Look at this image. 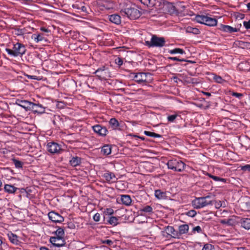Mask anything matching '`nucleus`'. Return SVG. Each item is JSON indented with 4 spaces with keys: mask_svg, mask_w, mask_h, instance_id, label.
I'll list each match as a JSON object with an SVG mask.
<instances>
[{
    "mask_svg": "<svg viewBox=\"0 0 250 250\" xmlns=\"http://www.w3.org/2000/svg\"><path fill=\"white\" fill-rule=\"evenodd\" d=\"M134 80L139 84L151 83L152 82L153 78L152 75L149 73H133Z\"/></svg>",
    "mask_w": 250,
    "mask_h": 250,
    "instance_id": "obj_1",
    "label": "nucleus"
},
{
    "mask_svg": "<svg viewBox=\"0 0 250 250\" xmlns=\"http://www.w3.org/2000/svg\"><path fill=\"white\" fill-rule=\"evenodd\" d=\"M6 51L9 55L14 57L23 55L26 52V49L24 45L17 42L14 45L13 49L6 48Z\"/></svg>",
    "mask_w": 250,
    "mask_h": 250,
    "instance_id": "obj_2",
    "label": "nucleus"
},
{
    "mask_svg": "<svg viewBox=\"0 0 250 250\" xmlns=\"http://www.w3.org/2000/svg\"><path fill=\"white\" fill-rule=\"evenodd\" d=\"M166 41L163 37H158L156 35H152L150 41H145V44L148 47H162L165 46Z\"/></svg>",
    "mask_w": 250,
    "mask_h": 250,
    "instance_id": "obj_3",
    "label": "nucleus"
},
{
    "mask_svg": "<svg viewBox=\"0 0 250 250\" xmlns=\"http://www.w3.org/2000/svg\"><path fill=\"white\" fill-rule=\"evenodd\" d=\"M167 166L169 169L175 171L181 172L184 170L186 164L182 161L172 159L167 162Z\"/></svg>",
    "mask_w": 250,
    "mask_h": 250,
    "instance_id": "obj_4",
    "label": "nucleus"
},
{
    "mask_svg": "<svg viewBox=\"0 0 250 250\" xmlns=\"http://www.w3.org/2000/svg\"><path fill=\"white\" fill-rule=\"evenodd\" d=\"M121 13L123 16H126L131 20H135L139 18L141 12L135 7H128L122 9Z\"/></svg>",
    "mask_w": 250,
    "mask_h": 250,
    "instance_id": "obj_5",
    "label": "nucleus"
},
{
    "mask_svg": "<svg viewBox=\"0 0 250 250\" xmlns=\"http://www.w3.org/2000/svg\"><path fill=\"white\" fill-rule=\"evenodd\" d=\"M195 20L199 23L209 26H214L217 23V21L216 19L204 15H197L195 17Z\"/></svg>",
    "mask_w": 250,
    "mask_h": 250,
    "instance_id": "obj_6",
    "label": "nucleus"
},
{
    "mask_svg": "<svg viewBox=\"0 0 250 250\" xmlns=\"http://www.w3.org/2000/svg\"><path fill=\"white\" fill-rule=\"evenodd\" d=\"M50 242L54 247H61L64 246L65 244V240L63 237H51Z\"/></svg>",
    "mask_w": 250,
    "mask_h": 250,
    "instance_id": "obj_7",
    "label": "nucleus"
},
{
    "mask_svg": "<svg viewBox=\"0 0 250 250\" xmlns=\"http://www.w3.org/2000/svg\"><path fill=\"white\" fill-rule=\"evenodd\" d=\"M47 149L51 153H58L62 150L59 144L54 142L48 143L47 145Z\"/></svg>",
    "mask_w": 250,
    "mask_h": 250,
    "instance_id": "obj_8",
    "label": "nucleus"
},
{
    "mask_svg": "<svg viewBox=\"0 0 250 250\" xmlns=\"http://www.w3.org/2000/svg\"><path fill=\"white\" fill-rule=\"evenodd\" d=\"M50 220L55 223H62L64 221V218L55 211H51L48 214Z\"/></svg>",
    "mask_w": 250,
    "mask_h": 250,
    "instance_id": "obj_9",
    "label": "nucleus"
},
{
    "mask_svg": "<svg viewBox=\"0 0 250 250\" xmlns=\"http://www.w3.org/2000/svg\"><path fill=\"white\" fill-rule=\"evenodd\" d=\"M16 104L19 106L23 108L26 111L31 110L33 103L26 100H17Z\"/></svg>",
    "mask_w": 250,
    "mask_h": 250,
    "instance_id": "obj_10",
    "label": "nucleus"
},
{
    "mask_svg": "<svg viewBox=\"0 0 250 250\" xmlns=\"http://www.w3.org/2000/svg\"><path fill=\"white\" fill-rule=\"evenodd\" d=\"M92 128L95 133L102 136H105L108 132L105 127L103 126L100 125H94L92 126Z\"/></svg>",
    "mask_w": 250,
    "mask_h": 250,
    "instance_id": "obj_11",
    "label": "nucleus"
},
{
    "mask_svg": "<svg viewBox=\"0 0 250 250\" xmlns=\"http://www.w3.org/2000/svg\"><path fill=\"white\" fill-rule=\"evenodd\" d=\"M95 74H96L97 76L99 77L101 79H106V77L108 76V71L105 66H103L101 68H98L95 72Z\"/></svg>",
    "mask_w": 250,
    "mask_h": 250,
    "instance_id": "obj_12",
    "label": "nucleus"
},
{
    "mask_svg": "<svg viewBox=\"0 0 250 250\" xmlns=\"http://www.w3.org/2000/svg\"><path fill=\"white\" fill-rule=\"evenodd\" d=\"M165 230L167 235L173 238L179 239V234L178 231L175 230L172 226H167Z\"/></svg>",
    "mask_w": 250,
    "mask_h": 250,
    "instance_id": "obj_13",
    "label": "nucleus"
},
{
    "mask_svg": "<svg viewBox=\"0 0 250 250\" xmlns=\"http://www.w3.org/2000/svg\"><path fill=\"white\" fill-rule=\"evenodd\" d=\"M203 200V204L204 208L213 204L214 195L209 193L208 195L202 197Z\"/></svg>",
    "mask_w": 250,
    "mask_h": 250,
    "instance_id": "obj_14",
    "label": "nucleus"
},
{
    "mask_svg": "<svg viewBox=\"0 0 250 250\" xmlns=\"http://www.w3.org/2000/svg\"><path fill=\"white\" fill-rule=\"evenodd\" d=\"M34 113H37L39 114H42L45 112V108L41 104H36L33 103L31 110Z\"/></svg>",
    "mask_w": 250,
    "mask_h": 250,
    "instance_id": "obj_15",
    "label": "nucleus"
},
{
    "mask_svg": "<svg viewBox=\"0 0 250 250\" xmlns=\"http://www.w3.org/2000/svg\"><path fill=\"white\" fill-rule=\"evenodd\" d=\"M192 205L194 208L199 209L203 208V200L202 197L196 198L192 201Z\"/></svg>",
    "mask_w": 250,
    "mask_h": 250,
    "instance_id": "obj_16",
    "label": "nucleus"
},
{
    "mask_svg": "<svg viewBox=\"0 0 250 250\" xmlns=\"http://www.w3.org/2000/svg\"><path fill=\"white\" fill-rule=\"evenodd\" d=\"M219 29L226 32L232 33L237 32L239 31V29L231 27L229 25L221 24Z\"/></svg>",
    "mask_w": 250,
    "mask_h": 250,
    "instance_id": "obj_17",
    "label": "nucleus"
},
{
    "mask_svg": "<svg viewBox=\"0 0 250 250\" xmlns=\"http://www.w3.org/2000/svg\"><path fill=\"white\" fill-rule=\"evenodd\" d=\"M103 177L108 182H114L117 180L115 174L110 172H107L104 173Z\"/></svg>",
    "mask_w": 250,
    "mask_h": 250,
    "instance_id": "obj_18",
    "label": "nucleus"
},
{
    "mask_svg": "<svg viewBox=\"0 0 250 250\" xmlns=\"http://www.w3.org/2000/svg\"><path fill=\"white\" fill-rule=\"evenodd\" d=\"M8 237L9 240L13 244L16 245H19L20 244L21 242L19 240V237L17 235L11 232L8 234Z\"/></svg>",
    "mask_w": 250,
    "mask_h": 250,
    "instance_id": "obj_19",
    "label": "nucleus"
},
{
    "mask_svg": "<svg viewBox=\"0 0 250 250\" xmlns=\"http://www.w3.org/2000/svg\"><path fill=\"white\" fill-rule=\"evenodd\" d=\"M189 229V226L188 224H183L180 225L178 227V233L179 234V239L182 234L188 233Z\"/></svg>",
    "mask_w": 250,
    "mask_h": 250,
    "instance_id": "obj_20",
    "label": "nucleus"
},
{
    "mask_svg": "<svg viewBox=\"0 0 250 250\" xmlns=\"http://www.w3.org/2000/svg\"><path fill=\"white\" fill-rule=\"evenodd\" d=\"M4 191L8 193L14 194L18 188L12 185L5 184L4 185Z\"/></svg>",
    "mask_w": 250,
    "mask_h": 250,
    "instance_id": "obj_21",
    "label": "nucleus"
},
{
    "mask_svg": "<svg viewBox=\"0 0 250 250\" xmlns=\"http://www.w3.org/2000/svg\"><path fill=\"white\" fill-rule=\"evenodd\" d=\"M109 20L116 24H120L121 22V17L118 14H113L109 16Z\"/></svg>",
    "mask_w": 250,
    "mask_h": 250,
    "instance_id": "obj_22",
    "label": "nucleus"
},
{
    "mask_svg": "<svg viewBox=\"0 0 250 250\" xmlns=\"http://www.w3.org/2000/svg\"><path fill=\"white\" fill-rule=\"evenodd\" d=\"M155 196L159 200L166 199L167 198L166 192L160 189L155 190Z\"/></svg>",
    "mask_w": 250,
    "mask_h": 250,
    "instance_id": "obj_23",
    "label": "nucleus"
},
{
    "mask_svg": "<svg viewBox=\"0 0 250 250\" xmlns=\"http://www.w3.org/2000/svg\"><path fill=\"white\" fill-rule=\"evenodd\" d=\"M241 226L246 229H250V218H242L241 219Z\"/></svg>",
    "mask_w": 250,
    "mask_h": 250,
    "instance_id": "obj_24",
    "label": "nucleus"
},
{
    "mask_svg": "<svg viewBox=\"0 0 250 250\" xmlns=\"http://www.w3.org/2000/svg\"><path fill=\"white\" fill-rule=\"evenodd\" d=\"M121 201L124 205L129 206L131 203L130 196L128 195H123L121 198Z\"/></svg>",
    "mask_w": 250,
    "mask_h": 250,
    "instance_id": "obj_25",
    "label": "nucleus"
},
{
    "mask_svg": "<svg viewBox=\"0 0 250 250\" xmlns=\"http://www.w3.org/2000/svg\"><path fill=\"white\" fill-rule=\"evenodd\" d=\"M69 163L73 167H76L81 163V158L79 157H73L70 160Z\"/></svg>",
    "mask_w": 250,
    "mask_h": 250,
    "instance_id": "obj_26",
    "label": "nucleus"
},
{
    "mask_svg": "<svg viewBox=\"0 0 250 250\" xmlns=\"http://www.w3.org/2000/svg\"><path fill=\"white\" fill-rule=\"evenodd\" d=\"M101 152L104 155L110 154L111 152V146L108 145L104 146L102 148Z\"/></svg>",
    "mask_w": 250,
    "mask_h": 250,
    "instance_id": "obj_27",
    "label": "nucleus"
},
{
    "mask_svg": "<svg viewBox=\"0 0 250 250\" xmlns=\"http://www.w3.org/2000/svg\"><path fill=\"white\" fill-rule=\"evenodd\" d=\"M32 39H34L36 42H38L45 40L43 35L42 34H34L32 35Z\"/></svg>",
    "mask_w": 250,
    "mask_h": 250,
    "instance_id": "obj_28",
    "label": "nucleus"
},
{
    "mask_svg": "<svg viewBox=\"0 0 250 250\" xmlns=\"http://www.w3.org/2000/svg\"><path fill=\"white\" fill-rule=\"evenodd\" d=\"M165 6L167 9V12L170 14H173L175 12V7L172 3L167 2L165 4Z\"/></svg>",
    "mask_w": 250,
    "mask_h": 250,
    "instance_id": "obj_29",
    "label": "nucleus"
},
{
    "mask_svg": "<svg viewBox=\"0 0 250 250\" xmlns=\"http://www.w3.org/2000/svg\"><path fill=\"white\" fill-rule=\"evenodd\" d=\"M120 217H116L115 216H111L109 217L108 223L113 226H115L118 224V220Z\"/></svg>",
    "mask_w": 250,
    "mask_h": 250,
    "instance_id": "obj_30",
    "label": "nucleus"
},
{
    "mask_svg": "<svg viewBox=\"0 0 250 250\" xmlns=\"http://www.w3.org/2000/svg\"><path fill=\"white\" fill-rule=\"evenodd\" d=\"M109 124L113 129H116L119 126V122L115 118H112L109 121Z\"/></svg>",
    "mask_w": 250,
    "mask_h": 250,
    "instance_id": "obj_31",
    "label": "nucleus"
},
{
    "mask_svg": "<svg viewBox=\"0 0 250 250\" xmlns=\"http://www.w3.org/2000/svg\"><path fill=\"white\" fill-rule=\"evenodd\" d=\"M140 211L141 212H144L150 214L153 212V208L150 206H146L143 207L142 208L140 209Z\"/></svg>",
    "mask_w": 250,
    "mask_h": 250,
    "instance_id": "obj_32",
    "label": "nucleus"
},
{
    "mask_svg": "<svg viewBox=\"0 0 250 250\" xmlns=\"http://www.w3.org/2000/svg\"><path fill=\"white\" fill-rule=\"evenodd\" d=\"M55 234L56 237H63L64 235V231L63 229L59 227L58 229L55 231Z\"/></svg>",
    "mask_w": 250,
    "mask_h": 250,
    "instance_id": "obj_33",
    "label": "nucleus"
},
{
    "mask_svg": "<svg viewBox=\"0 0 250 250\" xmlns=\"http://www.w3.org/2000/svg\"><path fill=\"white\" fill-rule=\"evenodd\" d=\"M186 31L188 33H192L194 34H198L200 33V31L198 28H193L190 26H188L187 28Z\"/></svg>",
    "mask_w": 250,
    "mask_h": 250,
    "instance_id": "obj_34",
    "label": "nucleus"
},
{
    "mask_svg": "<svg viewBox=\"0 0 250 250\" xmlns=\"http://www.w3.org/2000/svg\"><path fill=\"white\" fill-rule=\"evenodd\" d=\"M168 52L171 54H174L176 53L183 54L185 53V51L183 49L179 48H176L172 50H170L168 51Z\"/></svg>",
    "mask_w": 250,
    "mask_h": 250,
    "instance_id": "obj_35",
    "label": "nucleus"
},
{
    "mask_svg": "<svg viewBox=\"0 0 250 250\" xmlns=\"http://www.w3.org/2000/svg\"><path fill=\"white\" fill-rule=\"evenodd\" d=\"M220 223L222 224H227L229 226H231V225H233L234 221H233V219H229L227 220L223 219V220H221L220 221Z\"/></svg>",
    "mask_w": 250,
    "mask_h": 250,
    "instance_id": "obj_36",
    "label": "nucleus"
},
{
    "mask_svg": "<svg viewBox=\"0 0 250 250\" xmlns=\"http://www.w3.org/2000/svg\"><path fill=\"white\" fill-rule=\"evenodd\" d=\"M14 164L17 168H21L22 167L23 163L19 160L13 159Z\"/></svg>",
    "mask_w": 250,
    "mask_h": 250,
    "instance_id": "obj_37",
    "label": "nucleus"
},
{
    "mask_svg": "<svg viewBox=\"0 0 250 250\" xmlns=\"http://www.w3.org/2000/svg\"><path fill=\"white\" fill-rule=\"evenodd\" d=\"M192 232L193 233L197 232L199 233L202 232V229L199 226H196L192 229Z\"/></svg>",
    "mask_w": 250,
    "mask_h": 250,
    "instance_id": "obj_38",
    "label": "nucleus"
},
{
    "mask_svg": "<svg viewBox=\"0 0 250 250\" xmlns=\"http://www.w3.org/2000/svg\"><path fill=\"white\" fill-rule=\"evenodd\" d=\"M209 176L212 178V179H213L214 181H222L223 182H226V180L225 179H223V178H221L219 177H217V176H213V175H211L210 174L209 175Z\"/></svg>",
    "mask_w": 250,
    "mask_h": 250,
    "instance_id": "obj_39",
    "label": "nucleus"
},
{
    "mask_svg": "<svg viewBox=\"0 0 250 250\" xmlns=\"http://www.w3.org/2000/svg\"><path fill=\"white\" fill-rule=\"evenodd\" d=\"M213 79L215 81V82H216L217 83H222L224 82H225V80H223L222 78V77H221L219 76L215 75L214 76Z\"/></svg>",
    "mask_w": 250,
    "mask_h": 250,
    "instance_id": "obj_40",
    "label": "nucleus"
},
{
    "mask_svg": "<svg viewBox=\"0 0 250 250\" xmlns=\"http://www.w3.org/2000/svg\"><path fill=\"white\" fill-rule=\"evenodd\" d=\"M213 246L210 244H206L203 249L202 250H213Z\"/></svg>",
    "mask_w": 250,
    "mask_h": 250,
    "instance_id": "obj_41",
    "label": "nucleus"
},
{
    "mask_svg": "<svg viewBox=\"0 0 250 250\" xmlns=\"http://www.w3.org/2000/svg\"><path fill=\"white\" fill-rule=\"evenodd\" d=\"M177 117V115L176 114L171 115L167 117V120L170 122H173Z\"/></svg>",
    "mask_w": 250,
    "mask_h": 250,
    "instance_id": "obj_42",
    "label": "nucleus"
},
{
    "mask_svg": "<svg viewBox=\"0 0 250 250\" xmlns=\"http://www.w3.org/2000/svg\"><path fill=\"white\" fill-rule=\"evenodd\" d=\"M187 214L190 217H193L196 214V212L194 210H191L188 211Z\"/></svg>",
    "mask_w": 250,
    "mask_h": 250,
    "instance_id": "obj_43",
    "label": "nucleus"
},
{
    "mask_svg": "<svg viewBox=\"0 0 250 250\" xmlns=\"http://www.w3.org/2000/svg\"><path fill=\"white\" fill-rule=\"evenodd\" d=\"M101 218L100 214L99 213H96L93 216V219L96 222H98L100 221Z\"/></svg>",
    "mask_w": 250,
    "mask_h": 250,
    "instance_id": "obj_44",
    "label": "nucleus"
},
{
    "mask_svg": "<svg viewBox=\"0 0 250 250\" xmlns=\"http://www.w3.org/2000/svg\"><path fill=\"white\" fill-rule=\"evenodd\" d=\"M167 59L168 60H173V61H179V62H186V60H185V59H179L177 57H168L167 58Z\"/></svg>",
    "mask_w": 250,
    "mask_h": 250,
    "instance_id": "obj_45",
    "label": "nucleus"
},
{
    "mask_svg": "<svg viewBox=\"0 0 250 250\" xmlns=\"http://www.w3.org/2000/svg\"><path fill=\"white\" fill-rule=\"evenodd\" d=\"M214 203L215 207L216 208H219L222 206V204L221 201L217 202L213 200V204Z\"/></svg>",
    "mask_w": 250,
    "mask_h": 250,
    "instance_id": "obj_46",
    "label": "nucleus"
},
{
    "mask_svg": "<svg viewBox=\"0 0 250 250\" xmlns=\"http://www.w3.org/2000/svg\"><path fill=\"white\" fill-rule=\"evenodd\" d=\"M243 25L247 29H250V20L249 21H244L243 22Z\"/></svg>",
    "mask_w": 250,
    "mask_h": 250,
    "instance_id": "obj_47",
    "label": "nucleus"
},
{
    "mask_svg": "<svg viewBox=\"0 0 250 250\" xmlns=\"http://www.w3.org/2000/svg\"><path fill=\"white\" fill-rule=\"evenodd\" d=\"M105 213L107 215H110L114 213L113 209L110 208H106Z\"/></svg>",
    "mask_w": 250,
    "mask_h": 250,
    "instance_id": "obj_48",
    "label": "nucleus"
},
{
    "mask_svg": "<svg viewBox=\"0 0 250 250\" xmlns=\"http://www.w3.org/2000/svg\"><path fill=\"white\" fill-rule=\"evenodd\" d=\"M231 95L233 96H234L235 97H237L239 99H240L241 97L243 96V94L242 93H237V92H233Z\"/></svg>",
    "mask_w": 250,
    "mask_h": 250,
    "instance_id": "obj_49",
    "label": "nucleus"
},
{
    "mask_svg": "<svg viewBox=\"0 0 250 250\" xmlns=\"http://www.w3.org/2000/svg\"><path fill=\"white\" fill-rule=\"evenodd\" d=\"M242 169L244 171H250V165H246L242 167Z\"/></svg>",
    "mask_w": 250,
    "mask_h": 250,
    "instance_id": "obj_50",
    "label": "nucleus"
},
{
    "mask_svg": "<svg viewBox=\"0 0 250 250\" xmlns=\"http://www.w3.org/2000/svg\"><path fill=\"white\" fill-rule=\"evenodd\" d=\"M103 243L106 244L109 246H111V245H112L113 244V242L112 241L108 239V240H105L103 241Z\"/></svg>",
    "mask_w": 250,
    "mask_h": 250,
    "instance_id": "obj_51",
    "label": "nucleus"
},
{
    "mask_svg": "<svg viewBox=\"0 0 250 250\" xmlns=\"http://www.w3.org/2000/svg\"><path fill=\"white\" fill-rule=\"evenodd\" d=\"M123 62L122 60L120 58H118L117 59H115L116 63L118 64L119 65H122Z\"/></svg>",
    "mask_w": 250,
    "mask_h": 250,
    "instance_id": "obj_52",
    "label": "nucleus"
},
{
    "mask_svg": "<svg viewBox=\"0 0 250 250\" xmlns=\"http://www.w3.org/2000/svg\"><path fill=\"white\" fill-rule=\"evenodd\" d=\"M141 1L144 4L148 6L150 4L151 0H141Z\"/></svg>",
    "mask_w": 250,
    "mask_h": 250,
    "instance_id": "obj_53",
    "label": "nucleus"
},
{
    "mask_svg": "<svg viewBox=\"0 0 250 250\" xmlns=\"http://www.w3.org/2000/svg\"><path fill=\"white\" fill-rule=\"evenodd\" d=\"M144 134L147 136L153 137L154 132H150L148 131H145Z\"/></svg>",
    "mask_w": 250,
    "mask_h": 250,
    "instance_id": "obj_54",
    "label": "nucleus"
},
{
    "mask_svg": "<svg viewBox=\"0 0 250 250\" xmlns=\"http://www.w3.org/2000/svg\"><path fill=\"white\" fill-rule=\"evenodd\" d=\"M153 137H155V138H161V137H162V136L161 135L159 134H157V133H156L154 132Z\"/></svg>",
    "mask_w": 250,
    "mask_h": 250,
    "instance_id": "obj_55",
    "label": "nucleus"
},
{
    "mask_svg": "<svg viewBox=\"0 0 250 250\" xmlns=\"http://www.w3.org/2000/svg\"><path fill=\"white\" fill-rule=\"evenodd\" d=\"M244 203L246 204V205L247 206V209H250V203L249 202H245Z\"/></svg>",
    "mask_w": 250,
    "mask_h": 250,
    "instance_id": "obj_56",
    "label": "nucleus"
},
{
    "mask_svg": "<svg viewBox=\"0 0 250 250\" xmlns=\"http://www.w3.org/2000/svg\"><path fill=\"white\" fill-rule=\"evenodd\" d=\"M41 30L43 32H49V30L44 28V27H42L41 28Z\"/></svg>",
    "mask_w": 250,
    "mask_h": 250,
    "instance_id": "obj_57",
    "label": "nucleus"
},
{
    "mask_svg": "<svg viewBox=\"0 0 250 250\" xmlns=\"http://www.w3.org/2000/svg\"><path fill=\"white\" fill-rule=\"evenodd\" d=\"M81 9L82 11L86 12V7L84 6H82L81 8Z\"/></svg>",
    "mask_w": 250,
    "mask_h": 250,
    "instance_id": "obj_58",
    "label": "nucleus"
},
{
    "mask_svg": "<svg viewBox=\"0 0 250 250\" xmlns=\"http://www.w3.org/2000/svg\"><path fill=\"white\" fill-rule=\"evenodd\" d=\"M203 94L205 95H206L207 96H211V94L209 92H203Z\"/></svg>",
    "mask_w": 250,
    "mask_h": 250,
    "instance_id": "obj_59",
    "label": "nucleus"
},
{
    "mask_svg": "<svg viewBox=\"0 0 250 250\" xmlns=\"http://www.w3.org/2000/svg\"><path fill=\"white\" fill-rule=\"evenodd\" d=\"M28 77L31 79H36V76H28Z\"/></svg>",
    "mask_w": 250,
    "mask_h": 250,
    "instance_id": "obj_60",
    "label": "nucleus"
},
{
    "mask_svg": "<svg viewBox=\"0 0 250 250\" xmlns=\"http://www.w3.org/2000/svg\"><path fill=\"white\" fill-rule=\"evenodd\" d=\"M247 7L248 8V9L250 11V2L247 3Z\"/></svg>",
    "mask_w": 250,
    "mask_h": 250,
    "instance_id": "obj_61",
    "label": "nucleus"
},
{
    "mask_svg": "<svg viewBox=\"0 0 250 250\" xmlns=\"http://www.w3.org/2000/svg\"><path fill=\"white\" fill-rule=\"evenodd\" d=\"M2 244V238L0 237V247L1 246Z\"/></svg>",
    "mask_w": 250,
    "mask_h": 250,
    "instance_id": "obj_62",
    "label": "nucleus"
},
{
    "mask_svg": "<svg viewBox=\"0 0 250 250\" xmlns=\"http://www.w3.org/2000/svg\"><path fill=\"white\" fill-rule=\"evenodd\" d=\"M59 120H61L59 116H56V121H58Z\"/></svg>",
    "mask_w": 250,
    "mask_h": 250,
    "instance_id": "obj_63",
    "label": "nucleus"
},
{
    "mask_svg": "<svg viewBox=\"0 0 250 250\" xmlns=\"http://www.w3.org/2000/svg\"><path fill=\"white\" fill-rule=\"evenodd\" d=\"M24 1H27V2H30L32 0H23Z\"/></svg>",
    "mask_w": 250,
    "mask_h": 250,
    "instance_id": "obj_64",
    "label": "nucleus"
}]
</instances>
